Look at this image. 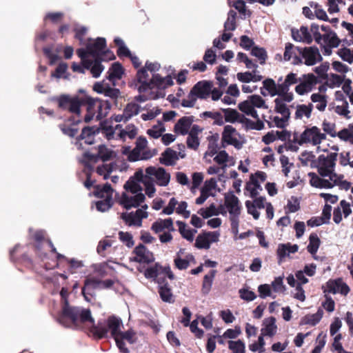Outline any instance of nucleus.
Returning a JSON list of instances; mask_svg holds the SVG:
<instances>
[{"instance_id": "f257e3e1", "label": "nucleus", "mask_w": 353, "mask_h": 353, "mask_svg": "<svg viewBox=\"0 0 353 353\" xmlns=\"http://www.w3.org/2000/svg\"><path fill=\"white\" fill-rule=\"evenodd\" d=\"M60 321L68 326H77L80 327L81 325L90 323L91 327L90 332L96 339H107L110 336L114 339L118 336L119 332L123 326L121 319L114 315L108 316L105 321H99L94 324V319L92 318L91 311L88 308L70 307L66 303L63 308L62 316Z\"/></svg>"}, {"instance_id": "f03ea898", "label": "nucleus", "mask_w": 353, "mask_h": 353, "mask_svg": "<svg viewBox=\"0 0 353 353\" xmlns=\"http://www.w3.org/2000/svg\"><path fill=\"white\" fill-rule=\"evenodd\" d=\"M56 101L60 109L67 110L77 117V119H74V118L70 119L76 124L82 121L81 115L82 105L86 106L87 113L83 117V121L85 123H89L94 117L97 121L101 120L108 115L111 109V103L108 101L92 98L88 95L72 97L69 94H61L56 99Z\"/></svg>"}, {"instance_id": "7ed1b4c3", "label": "nucleus", "mask_w": 353, "mask_h": 353, "mask_svg": "<svg viewBox=\"0 0 353 353\" xmlns=\"http://www.w3.org/2000/svg\"><path fill=\"white\" fill-rule=\"evenodd\" d=\"M325 139V134L321 133L320 129L316 126L307 128L300 135L296 132L293 133V142L300 145L308 143L313 145H317Z\"/></svg>"}, {"instance_id": "20e7f679", "label": "nucleus", "mask_w": 353, "mask_h": 353, "mask_svg": "<svg viewBox=\"0 0 353 353\" xmlns=\"http://www.w3.org/2000/svg\"><path fill=\"white\" fill-rule=\"evenodd\" d=\"M225 206L230 214L231 229L234 234L239 232V216L241 206L237 196L233 193L225 195Z\"/></svg>"}, {"instance_id": "39448f33", "label": "nucleus", "mask_w": 353, "mask_h": 353, "mask_svg": "<svg viewBox=\"0 0 353 353\" xmlns=\"http://www.w3.org/2000/svg\"><path fill=\"white\" fill-rule=\"evenodd\" d=\"M337 157V152H330L327 156L321 154L313 161L312 167L317 169L320 176L326 177L334 171Z\"/></svg>"}, {"instance_id": "423d86ee", "label": "nucleus", "mask_w": 353, "mask_h": 353, "mask_svg": "<svg viewBox=\"0 0 353 353\" xmlns=\"http://www.w3.org/2000/svg\"><path fill=\"white\" fill-rule=\"evenodd\" d=\"M144 276L147 279H152L158 284V286L168 283L166 281V276L170 280L174 279V274L170 266L163 267L159 263H155L154 266L147 268Z\"/></svg>"}, {"instance_id": "0eeeda50", "label": "nucleus", "mask_w": 353, "mask_h": 353, "mask_svg": "<svg viewBox=\"0 0 353 353\" xmlns=\"http://www.w3.org/2000/svg\"><path fill=\"white\" fill-rule=\"evenodd\" d=\"M94 195L103 200L96 203V208L100 212H105L108 210L113 205L112 194L113 190L111 185L106 183L103 186L97 185L94 186Z\"/></svg>"}, {"instance_id": "6e6552de", "label": "nucleus", "mask_w": 353, "mask_h": 353, "mask_svg": "<svg viewBox=\"0 0 353 353\" xmlns=\"http://www.w3.org/2000/svg\"><path fill=\"white\" fill-rule=\"evenodd\" d=\"M106 41L105 38L98 37L93 43L87 44L89 55L93 58L107 57L109 59H114L115 56L110 50H105Z\"/></svg>"}, {"instance_id": "1a4fd4ad", "label": "nucleus", "mask_w": 353, "mask_h": 353, "mask_svg": "<svg viewBox=\"0 0 353 353\" xmlns=\"http://www.w3.org/2000/svg\"><path fill=\"white\" fill-rule=\"evenodd\" d=\"M10 259L17 265H23L30 270H34L33 261L23 250V248L19 244L10 251Z\"/></svg>"}, {"instance_id": "9d476101", "label": "nucleus", "mask_w": 353, "mask_h": 353, "mask_svg": "<svg viewBox=\"0 0 353 353\" xmlns=\"http://www.w3.org/2000/svg\"><path fill=\"white\" fill-rule=\"evenodd\" d=\"M298 54L301 58L305 59L304 63L306 65H314L318 61L322 60V57L319 52L318 48L315 46L296 48Z\"/></svg>"}, {"instance_id": "9b49d317", "label": "nucleus", "mask_w": 353, "mask_h": 353, "mask_svg": "<svg viewBox=\"0 0 353 353\" xmlns=\"http://www.w3.org/2000/svg\"><path fill=\"white\" fill-rule=\"evenodd\" d=\"M32 239L34 241V248L37 256L41 260L43 261L47 258V252H46L44 247L46 244V241L49 239L45 236V232L43 230H37L31 235Z\"/></svg>"}, {"instance_id": "f8f14e48", "label": "nucleus", "mask_w": 353, "mask_h": 353, "mask_svg": "<svg viewBox=\"0 0 353 353\" xmlns=\"http://www.w3.org/2000/svg\"><path fill=\"white\" fill-rule=\"evenodd\" d=\"M97 289H101L99 279L90 276H86L81 289V294L85 300L90 302L92 298L95 296V290Z\"/></svg>"}, {"instance_id": "ddd939ff", "label": "nucleus", "mask_w": 353, "mask_h": 353, "mask_svg": "<svg viewBox=\"0 0 353 353\" xmlns=\"http://www.w3.org/2000/svg\"><path fill=\"white\" fill-rule=\"evenodd\" d=\"M132 253L135 254V256L131 259L132 261L149 264L154 261L153 253L141 243L135 247Z\"/></svg>"}, {"instance_id": "4468645a", "label": "nucleus", "mask_w": 353, "mask_h": 353, "mask_svg": "<svg viewBox=\"0 0 353 353\" xmlns=\"http://www.w3.org/2000/svg\"><path fill=\"white\" fill-rule=\"evenodd\" d=\"M136 333L132 330H128L125 332H122L121 330L119 332L118 336L114 339L116 345L121 352L129 353V350L125 347L124 340L127 341L129 343L133 344L136 342Z\"/></svg>"}, {"instance_id": "2eb2a0df", "label": "nucleus", "mask_w": 353, "mask_h": 353, "mask_svg": "<svg viewBox=\"0 0 353 353\" xmlns=\"http://www.w3.org/2000/svg\"><path fill=\"white\" fill-rule=\"evenodd\" d=\"M145 173L149 176H154L157 179V184L159 186H166L170 179V175L166 172L163 168L148 167L145 169Z\"/></svg>"}, {"instance_id": "dca6fc26", "label": "nucleus", "mask_w": 353, "mask_h": 353, "mask_svg": "<svg viewBox=\"0 0 353 353\" xmlns=\"http://www.w3.org/2000/svg\"><path fill=\"white\" fill-rule=\"evenodd\" d=\"M236 132V129L232 125H227L224 127L221 138L222 148H225L227 145H234L237 149L241 148V144L239 140L233 137V134Z\"/></svg>"}, {"instance_id": "f3484780", "label": "nucleus", "mask_w": 353, "mask_h": 353, "mask_svg": "<svg viewBox=\"0 0 353 353\" xmlns=\"http://www.w3.org/2000/svg\"><path fill=\"white\" fill-rule=\"evenodd\" d=\"M148 73L145 68H141L137 71L136 75V81L139 85L135 83V87H137L139 92H146L152 90V79L148 81Z\"/></svg>"}, {"instance_id": "a211bd4d", "label": "nucleus", "mask_w": 353, "mask_h": 353, "mask_svg": "<svg viewBox=\"0 0 353 353\" xmlns=\"http://www.w3.org/2000/svg\"><path fill=\"white\" fill-rule=\"evenodd\" d=\"M316 83V77L314 74L310 73L307 74H303L301 81H299L295 87L296 92L299 95H303L304 94L312 90L314 85Z\"/></svg>"}, {"instance_id": "6ab92c4d", "label": "nucleus", "mask_w": 353, "mask_h": 353, "mask_svg": "<svg viewBox=\"0 0 353 353\" xmlns=\"http://www.w3.org/2000/svg\"><path fill=\"white\" fill-rule=\"evenodd\" d=\"M219 234L215 232H207L197 236L195 247L199 249H209L210 243L218 241Z\"/></svg>"}, {"instance_id": "aec40b11", "label": "nucleus", "mask_w": 353, "mask_h": 353, "mask_svg": "<svg viewBox=\"0 0 353 353\" xmlns=\"http://www.w3.org/2000/svg\"><path fill=\"white\" fill-rule=\"evenodd\" d=\"M212 86V83L210 81H201L192 87V90L198 99H205L210 96Z\"/></svg>"}, {"instance_id": "412c9836", "label": "nucleus", "mask_w": 353, "mask_h": 353, "mask_svg": "<svg viewBox=\"0 0 353 353\" xmlns=\"http://www.w3.org/2000/svg\"><path fill=\"white\" fill-rule=\"evenodd\" d=\"M193 122V116L183 117L174 125V132L179 134L185 135L188 133Z\"/></svg>"}, {"instance_id": "4be33fe9", "label": "nucleus", "mask_w": 353, "mask_h": 353, "mask_svg": "<svg viewBox=\"0 0 353 353\" xmlns=\"http://www.w3.org/2000/svg\"><path fill=\"white\" fill-rule=\"evenodd\" d=\"M151 230L155 233H160L165 230L168 232L175 231L172 218L159 219L152 224Z\"/></svg>"}, {"instance_id": "5701e85b", "label": "nucleus", "mask_w": 353, "mask_h": 353, "mask_svg": "<svg viewBox=\"0 0 353 353\" xmlns=\"http://www.w3.org/2000/svg\"><path fill=\"white\" fill-rule=\"evenodd\" d=\"M297 47H295L291 43H287L285 47V52L283 54V59L285 61H288L292 59V63L294 65L302 64L303 60L299 54H297L296 52Z\"/></svg>"}, {"instance_id": "b1692460", "label": "nucleus", "mask_w": 353, "mask_h": 353, "mask_svg": "<svg viewBox=\"0 0 353 353\" xmlns=\"http://www.w3.org/2000/svg\"><path fill=\"white\" fill-rule=\"evenodd\" d=\"M84 157L90 161H96L97 158H99L103 161H106L110 159L112 157V152L109 150L105 145H100L98 148V152L97 155L92 154L90 152H85Z\"/></svg>"}, {"instance_id": "393cba45", "label": "nucleus", "mask_w": 353, "mask_h": 353, "mask_svg": "<svg viewBox=\"0 0 353 353\" xmlns=\"http://www.w3.org/2000/svg\"><path fill=\"white\" fill-rule=\"evenodd\" d=\"M308 176L310 178V183L312 186L317 188H332L334 185L327 179L319 177L314 172H310Z\"/></svg>"}, {"instance_id": "a878e982", "label": "nucleus", "mask_w": 353, "mask_h": 353, "mask_svg": "<svg viewBox=\"0 0 353 353\" xmlns=\"http://www.w3.org/2000/svg\"><path fill=\"white\" fill-rule=\"evenodd\" d=\"M299 247L297 245H290V243L279 244L277 248V256L279 259V263H280L282 260L290 253H295L298 251Z\"/></svg>"}, {"instance_id": "bb28decb", "label": "nucleus", "mask_w": 353, "mask_h": 353, "mask_svg": "<svg viewBox=\"0 0 353 353\" xmlns=\"http://www.w3.org/2000/svg\"><path fill=\"white\" fill-rule=\"evenodd\" d=\"M158 292L163 302L168 303H173L174 302V296L168 283L158 286Z\"/></svg>"}, {"instance_id": "cd10ccee", "label": "nucleus", "mask_w": 353, "mask_h": 353, "mask_svg": "<svg viewBox=\"0 0 353 353\" xmlns=\"http://www.w3.org/2000/svg\"><path fill=\"white\" fill-rule=\"evenodd\" d=\"M173 85V81L170 76L161 77L159 74L152 76V89L157 87L159 89H165Z\"/></svg>"}, {"instance_id": "c85d7f7f", "label": "nucleus", "mask_w": 353, "mask_h": 353, "mask_svg": "<svg viewBox=\"0 0 353 353\" xmlns=\"http://www.w3.org/2000/svg\"><path fill=\"white\" fill-rule=\"evenodd\" d=\"M264 327L261 329L262 335L273 336L277 330L276 325V319L274 316L266 318L263 321Z\"/></svg>"}, {"instance_id": "c756f323", "label": "nucleus", "mask_w": 353, "mask_h": 353, "mask_svg": "<svg viewBox=\"0 0 353 353\" xmlns=\"http://www.w3.org/2000/svg\"><path fill=\"white\" fill-rule=\"evenodd\" d=\"M178 159L177 152L168 148L162 153L159 161L161 163L165 165H173Z\"/></svg>"}, {"instance_id": "7c9ffc66", "label": "nucleus", "mask_w": 353, "mask_h": 353, "mask_svg": "<svg viewBox=\"0 0 353 353\" xmlns=\"http://www.w3.org/2000/svg\"><path fill=\"white\" fill-rule=\"evenodd\" d=\"M123 73L124 69L122 65L119 62H115L109 68L108 79L110 81L121 79Z\"/></svg>"}, {"instance_id": "2f4dec72", "label": "nucleus", "mask_w": 353, "mask_h": 353, "mask_svg": "<svg viewBox=\"0 0 353 353\" xmlns=\"http://www.w3.org/2000/svg\"><path fill=\"white\" fill-rule=\"evenodd\" d=\"M176 223L179 226V232L182 237L192 242L197 231L194 229H187L185 223L181 221H177Z\"/></svg>"}, {"instance_id": "473e14b6", "label": "nucleus", "mask_w": 353, "mask_h": 353, "mask_svg": "<svg viewBox=\"0 0 353 353\" xmlns=\"http://www.w3.org/2000/svg\"><path fill=\"white\" fill-rule=\"evenodd\" d=\"M276 134V139H278L282 141H288V149L291 151H296L298 150V147L293 145L292 143H294L293 142V139H291V133L288 130H283V131H276L274 132Z\"/></svg>"}, {"instance_id": "72a5a7b5", "label": "nucleus", "mask_w": 353, "mask_h": 353, "mask_svg": "<svg viewBox=\"0 0 353 353\" xmlns=\"http://www.w3.org/2000/svg\"><path fill=\"white\" fill-rule=\"evenodd\" d=\"M323 312L319 309L315 314L305 315L301 319V323L305 325H316L323 317Z\"/></svg>"}, {"instance_id": "f704fd0d", "label": "nucleus", "mask_w": 353, "mask_h": 353, "mask_svg": "<svg viewBox=\"0 0 353 353\" xmlns=\"http://www.w3.org/2000/svg\"><path fill=\"white\" fill-rule=\"evenodd\" d=\"M94 132L92 128L85 127L83 128L81 134L77 138V141L84 140L85 143L91 145L94 143Z\"/></svg>"}, {"instance_id": "c9c22d12", "label": "nucleus", "mask_w": 353, "mask_h": 353, "mask_svg": "<svg viewBox=\"0 0 353 353\" xmlns=\"http://www.w3.org/2000/svg\"><path fill=\"white\" fill-rule=\"evenodd\" d=\"M216 273V270H212L208 274L204 276L201 289L203 294H208L210 292Z\"/></svg>"}, {"instance_id": "e433bc0d", "label": "nucleus", "mask_w": 353, "mask_h": 353, "mask_svg": "<svg viewBox=\"0 0 353 353\" xmlns=\"http://www.w3.org/2000/svg\"><path fill=\"white\" fill-rule=\"evenodd\" d=\"M239 110L254 119H258V114L254 107L252 105L248 100L241 102L238 105Z\"/></svg>"}, {"instance_id": "4c0bfd02", "label": "nucleus", "mask_w": 353, "mask_h": 353, "mask_svg": "<svg viewBox=\"0 0 353 353\" xmlns=\"http://www.w3.org/2000/svg\"><path fill=\"white\" fill-rule=\"evenodd\" d=\"M323 41L325 45L337 48L341 40L334 31H330L323 35Z\"/></svg>"}, {"instance_id": "58836bf2", "label": "nucleus", "mask_w": 353, "mask_h": 353, "mask_svg": "<svg viewBox=\"0 0 353 353\" xmlns=\"http://www.w3.org/2000/svg\"><path fill=\"white\" fill-rule=\"evenodd\" d=\"M312 110L313 105L312 103L298 105L295 112V118L301 119L303 116H305L308 119L311 117Z\"/></svg>"}, {"instance_id": "ea45409f", "label": "nucleus", "mask_w": 353, "mask_h": 353, "mask_svg": "<svg viewBox=\"0 0 353 353\" xmlns=\"http://www.w3.org/2000/svg\"><path fill=\"white\" fill-rule=\"evenodd\" d=\"M252 56L256 57L259 61V63L263 65L268 59V54L264 48L259 47L257 46H254L250 52Z\"/></svg>"}, {"instance_id": "a19ab883", "label": "nucleus", "mask_w": 353, "mask_h": 353, "mask_svg": "<svg viewBox=\"0 0 353 353\" xmlns=\"http://www.w3.org/2000/svg\"><path fill=\"white\" fill-rule=\"evenodd\" d=\"M140 105L136 103H129L126 105L123 110L125 121H128L133 116L139 113Z\"/></svg>"}, {"instance_id": "79ce46f5", "label": "nucleus", "mask_w": 353, "mask_h": 353, "mask_svg": "<svg viewBox=\"0 0 353 353\" xmlns=\"http://www.w3.org/2000/svg\"><path fill=\"white\" fill-rule=\"evenodd\" d=\"M321 241L316 233H312L309 236V244L307 247L308 252L315 254L320 246Z\"/></svg>"}, {"instance_id": "37998d69", "label": "nucleus", "mask_w": 353, "mask_h": 353, "mask_svg": "<svg viewBox=\"0 0 353 353\" xmlns=\"http://www.w3.org/2000/svg\"><path fill=\"white\" fill-rule=\"evenodd\" d=\"M263 88L268 90V94L272 96H276L279 91V84L276 85L275 81L270 78L266 79L263 81Z\"/></svg>"}, {"instance_id": "c03bdc74", "label": "nucleus", "mask_w": 353, "mask_h": 353, "mask_svg": "<svg viewBox=\"0 0 353 353\" xmlns=\"http://www.w3.org/2000/svg\"><path fill=\"white\" fill-rule=\"evenodd\" d=\"M311 100L313 103H318L316 108L319 111H324L327 106V96L319 93H314L311 95Z\"/></svg>"}, {"instance_id": "a18cd8bd", "label": "nucleus", "mask_w": 353, "mask_h": 353, "mask_svg": "<svg viewBox=\"0 0 353 353\" xmlns=\"http://www.w3.org/2000/svg\"><path fill=\"white\" fill-rule=\"evenodd\" d=\"M301 81V78H298L297 74L294 72L289 73L285 79V81L279 84V88L281 90L289 89L290 86L294 85Z\"/></svg>"}, {"instance_id": "49530a36", "label": "nucleus", "mask_w": 353, "mask_h": 353, "mask_svg": "<svg viewBox=\"0 0 353 353\" xmlns=\"http://www.w3.org/2000/svg\"><path fill=\"white\" fill-rule=\"evenodd\" d=\"M275 108L274 110L281 114L285 119H289L290 117V111L287 105L281 101V99L276 98L274 99Z\"/></svg>"}, {"instance_id": "de8ad7c7", "label": "nucleus", "mask_w": 353, "mask_h": 353, "mask_svg": "<svg viewBox=\"0 0 353 353\" xmlns=\"http://www.w3.org/2000/svg\"><path fill=\"white\" fill-rule=\"evenodd\" d=\"M200 117L204 118H211L214 119V125H223L224 123L223 116L219 112L205 111L201 113Z\"/></svg>"}, {"instance_id": "09e8293b", "label": "nucleus", "mask_w": 353, "mask_h": 353, "mask_svg": "<svg viewBox=\"0 0 353 353\" xmlns=\"http://www.w3.org/2000/svg\"><path fill=\"white\" fill-rule=\"evenodd\" d=\"M208 154L212 157L218 152V140H219V134H214L213 135L209 136L208 137Z\"/></svg>"}, {"instance_id": "8fccbe9b", "label": "nucleus", "mask_w": 353, "mask_h": 353, "mask_svg": "<svg viewBox=\"0 0 353 353\" xmlns=\"http://www.w3.org/2000/svg\"><path fill=\"white\" fill-rule=\"evenodd\" d=\"M221 112L224 114L225 121L228 123H235L238 120L239 112L232 108H221Z\"/></svg>"}, {"instance_id": "3c124183", "label": "nucleus", "mask_w": 353, "mask_h": 353, "mask_svg": "<svg viewBox=\"0 0 353 353\" xmlns=\"http://www.w3.org/2000/svg\"><path fill=\"white\" fill-rule=\"evenodd\" d=\"M103 60H105L104 57L94 58V63L90 70V72L93 77H99L103 70L104 66L101 64V62Z\"/></svg>"}, {"instance_id": "603ef678", "label": "nucleus", "mask_w": 353, "mask_h": 353, "mask_svg": "<svg viewBox=\"0 0 353 353\" xmlns=\"http://www.w3.org/2000/svg\"><path fill=\"white\" fill-rule=\"evenodd\" d=\"M348 102L344 101L341 105L334 106V103L330 104V109L332 108L334 112L341 116H344L346 119H350V111L348 110Z\"/></svg>"}, {"instance_id": "864d4df0", "label": "nucleus", "mask_w": 353, "mask_h": 353, "mask_svg": "<svg viewBox=\"0 0 353 353\" xmlns=\"http://www.w3.org/2000/svg\"><path fill=\"white\" fill-rule=\"evenodd\" d=\"M165 131V128L163 123L161 121H159L157 125H155L151 129L148 130L147 134L154 139H158L162 136L163 132Z\"/></svg>"}, {"instance_id": "5fc2aeb1", "label": "nucleus", "mask_w": 353, "mask_h": 353, "mask_svg": "<svg viewBox=\"0 0 353 353\" xmlns=\"http://www.w3.org/2000/svg\"><path fill=\"white\" fill-rule=\"evenodd\" d=\"M236 13L234 10H230L226 21L224 23L225 30L233 31L236 28Z\"/></svg>"}, {"instance_id": "6e6d98bb", "label": "nucleus", "mask_w": 353, "mask_h": 353, "mask_svg": "<svg viewBox=\"0 0 353 353\" xmlns=\"http://www.w3.org/2000/svg\"><path fill=\"white\" fill-rule=\"evenodd\" d=\"M228 346L232 353H245V343L241 340L229 341Z\"/></svg>"}, {"instance_id": "4d7b16f0", "label": "nucleus", "mask_w": 353, "mask_h": 353, "mask_svg": "<svg viewBox=\"0 0 353 353\" xmlns=\"http://www.w3.org/2000/svg\"><path fill=\"white\" fill-rule=\"evenodd\" d=\"M121 217L129 225H135L137 227H141L142 225V221L141 220H137L135 214H133L132 212L129 214L123 213Z\"/></svg>"}, {"instance_id": "13d9d810", "label": "nucleus", "mask_w": 353, "mask_h": 353, "mask_svg": "<svg viewBox=\"0 0 353 353\" xmlns=\"http://www.w3.org/2000/svg\"><path fill=\"white\" fill-rule=\"evenodd\" d=\"M64 17V13L62 12H48L44 17V21L49 20L54 24L60 23Z\"/></svg>"}, {"instance_id": "bf43d9fd", "label": "nucleus", "mask_w": 353, "mask_h": 353, "mask_svg": "<svg viewBox=\"0 0 353 353\" xmlns=\"http://www.w3.org/2000/svg\"><path fill=\"white\" fill-rule=\"evenodd\" d=\"M340 284L341 279H338L336 280L330 279L326 283L327 289L323 290V292L336 294L339 292Z\"/></svg>"}, {"instance_id": "052dcab7", "label": "nucleus", "mask_w": 353, "mask_h": 353, "mask_svg": "<svg viewBox=\"0 0 353 353\" xmlns=\"http://www.w3.org/2000/svg\"><path fill=\"white\" fill-rule=\"evenodd\" d=\"M197 99L198 97L192 88L187 98L182 100L181 105L185 108H192L194 106Z\"/></svg>"}, {"instance_id": "680f3d73", "label": "nucleus", "mask_w": 353, "mask_h": 353, "mask_svg": "<svg viewBox=\"0 0 353 353\" xmlns=\"http://www.w3.org/2000/svg\"><path fill=\"white\" fill-rule=\"evenodd\" d=\"M137 134V128L134 125H128L124 130H122L119 135L121 138H125L128 136L130 139H134Z\"/></svg>"}, {"instance_id": "e2e57ef3", "label": "nucleus", "mask_w": 353, "mask_h": 353, "mask_svg": "<svg viewBox=\"0 0 353 353\" xmlns=\"http://www.w3.org/2000/svg\"><path fill=\"white\" fill-rule=\"evenodd\" d=\"M120 204L126 210H130L132 207L136 208L134 196H129L125 193L122 194Z\"/></svg>"}, {"instance_id": "0e129e2a", "label": "nucleus", "mask_w": 353, "mask_h": 353, "mask_svg": "<svg viewBox=\"0 0 353 353\" xmlns=\"http://www.w3.org/2000/svg\"><path fill=\"white\" fill-rule=\"evenodd\" d=\"M140 94L135 97V100L137 102H145L148 100L156 99L158 98V96L155 94L152 90L147 91L146 92H139Z\"/></svg>"}, {"instance_id": "69168bd1", "label": "nucleus", "mask_w": 353, "mask_h": 353, "mask_svg": "<svg viewBox=\"0 0 353 353\" xmlns=\"http://www.w3.org/2000/svg\"><path fill=\"white\" fill-rule=\"evenodd\" d=\"M239 46L245 50H252L254 46H256L254 40L247 35L240 37Z\"/></svg>"}, {"instance_id": "338daca9", "label": "nucleus", "mask_w": 353, "mask_h": 353, "mask_svg": "<svg viewBox=\"0 0 353 353\" xmlns=\"http://www.w3.org/2000/svg\"><path fill=\"white\" fill-rule=\"evenodd\" d=\"M216 208L214 203H212L207 208H201L198 213L201 215L204 219H208L213 215H217Z\"/></svg>"}, {"instance_id": "774afa93", "label": "nucleus", "mask_w": 353, "mask_h": 353, "mask_svg": "<svg viewBox=\"0 0 353 353\" xmlns=\"http://www.w3.org/2000/svg\"><path fill=\"white\" fill-rule=\"evenodd\" d=\"M119 238L128 248H132L134 244L132 235L129 232H119Z\"/></svg>"}]
</instances>
